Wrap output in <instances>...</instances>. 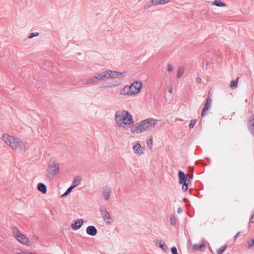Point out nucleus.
I'll return each mask as SVG.
<instances>
[{
	"instance_id": "obj_40",
	"label": "nucleus",
	"mask_w": 254,
	"mask_h": 254,
	"mask_svg": "<svg viewBox=\"0 0 254 254\" xmlns=\"http://www.w3.org/2000/svg\"><path fill=\"white\" fill-rule=\"evenodd\" d=\"M31 239L34 242H36L38 240V237L36 236H33L31 238Z\"/></svg>"
},
{
	"instance_id": "obj_47",
	"label": "nucleus",
	"mask_w": 254,
	"mask_h": 254,
	"mask_svg": "<svg viewBox=\"0 0 254 254\" xmlns=\"http://www.w3.org/2000/svg\"><path fill=\"white\" fill-rule=\"evenodd\" d=\"M186 200H187V199H184V201H185V202L186 201Z\"/></svg>"
},
{
	"instance_id": "obj_43",
	"label": "nucleus",
	"mask_w": 254,
	"mask_h": 254,
	"mask_svg": "<svg viewBox=\"0 0 254 254\" xmlns=\"http://www.w3.org/2000/svg\"><path fill=\"white\" fill-rule=\"evenodd\" d=\"M186 177H187V179H191L192 178V175H189V174H187L186 175Z\"/></svg>"
},
{
	"instance_id": "obj_31",
	"label": "nucleus",
	"mask_w": 254,
	"mask_h": 254,
	"mask_svg": "<svg viewBox=\"0 0 254 254\" xmlns=\"http://www.w3.org/2000/svg\"><path fill=\"white\" fill-rule=\"evenodd\" d=\"M74 188L71 186L68 188V189L66 190V191L62 195V196H66L68 195L73 189Z\"/></svg>"
},
{
	"instance_id": "obj_16",
	"label": "nucleus",
	"mask_w": 254,
	"mask_h": 254,
	"mask_svg": "<svg viewBox=\"0 0 254 254\" xmlns=\"http://www.w3.org/2000/svg\"><path fill=\"white\" fill-rule=\"evenodd\" d=\"M159 3L158 0H150L147 1L143 6V8L144 9H147L149 8L152 6H157L159 5Z\"/></svg>"
},
{
	"instance_id": "obj_29",
	"label": "nucleus",
	"mask_w": 254,
	"mask_h": 254,
	"mask_svg": "<svg viewBox=\"0 0 254 254\" xmlns=\"http://www.w3.org/2000/svg\"><path fill=\"white\" fill-rule=\"evenodd\" d=\"M153 139L152 137H150L147 140V144L149 149H151L152 148Z\"/></svg>"
},
{
	"instance_id": "obj_15",
	"label": "nucleus",
	"mask_w": 254,
	"mask_h": 254,
	"mask_svg": "<svg viewBox=\"0 0 254 254\" xmlns=\"http://www.w3.org/2000/svg\"><path fill=\"white\" fill-rule=\"evenodd\" d=\"M84 221L82 219H78L77 221L75 222V223L71 224V227L74 230H78L79 228L81 227Z\"/></svg>"
},
{
	"instance_id": "obj_17",
	"label": "nucleus",
	"mask_w": 254,
	"mask_h": 254,
	"mask_svg": "<svg viewBox=\"0 0 254 254\" xmlns=\"http://www.w3.org/2000/svg\"><path fill=\"white\" fill-rule=\"evenodd\" d=\"M86 233L91 236H95L97 233L96 228L93 226H89L86 228Z\"/></svg>"
},
{
	"instance_id": "obj_1",
	"label": "nucleus",
	"mask_w": 254,
	"mask_h": 254,
	"mask_svg": "<svg viewBox=\"0 0 254 254\" xmlns=\"http://www.w3.org/2000/svg\"><path fill=\"white\" fill-rule=\"evenodd\" d=\"M114 120L117 127L124 131L130 130L131 132V128L135 127L132 115L126 110L117 111Z\"/></svg>"
},
{
	"instance_id": "obj_4",
	"label": "nucleus",
	"mask_w": 254,
	"mask_h": 254,
	"mask_svg": "<svg viewBox=\"0 0 254 254\" xmlns=\"http://www.w3.org/2000/svg\"><path fill=\"white\" fill-rule=\"evenodd\" d=\"M12 232L13 236L19 243L27 246H30L31 245V243L29 241L28 238L24 235L20 233L17 228H13L12 229Z\"/></svg>"
},
{
	"instance_id": "obj_14",
	"label": "nucleus",
	"mask_w": 254,
	"mask_h": 254,
	"mask_svg": "<svg viewBox=\"0 0 254 254\" xmlns=\"http://www.w3.org/2000/svg\"><path fill=\"white\" fill-rule=\"evenodd\" d=\"M102 192L104 200H108L110 196V188L107 186L103 187L102 188Z\"/></svg>"
},
{
	"instance_id": "obj_23",
	"label": "nucleus",
	"mask_w": 254,
	"mask_h": 254,
	"mask_svg": "<svg viewBox=\"0 0 254 254\" xmlns=\"http://www.w3.org/2000/svg\"><path fill=\"white\" fill-rule=\"evenodd\" d=\"M212 4L218 7H225L226 6V3L222 1L221 0H215L213 1Z\"/></svg>"
},
{
	"instance_id": "obj_5",
	"label": "nucleus",
	"mask_w": 254,
	"mask_h": 254,
	"mask_svg": "<svg viewBox=\"0 0 254 254\" xmlns=\"http://www.w3.org/2000/svg\"><path fill=\"white\" fill-rule=\"evenodd\" d=\"M142 87V82L140 81H134L130 85H128L133 97L135 96L140 92Z\"/></svg>"
},
{
	"instance_id": "obj_22",
	"label": "nucleus",
	"mask_w": 254,
	"mask_h": 254,
	"mask_svg": "<svg viewBox=\"0 0 254 254\" xmlns=\"http://www.w3.org/2000/svg\"><path fill=\"white\" fill-rule=\"evenodd\" d=\"M192 249L195 251H200L205 249V246L204 244H196L192 246Z\"/></svg>"
},
{
	"instance_id": "obj_9",
	"label": "nucleus",
	"mask_w": 254,
	"mask_h": 254,
	"mask_svg": "<svg viewBox=\"0 0 254 254\" xmlns=\"http://www.w3.org/2000/svg\"><path fill=\"white\" fill-rule=\"evenodd\" d=\"M15 137L7 133H4L1 136V139L3 142L11 149Z\"/></svg>"
},
{
	"instance_id": "obj_6",
	"label": "nucleus",
	"mask_w": 254,
	"mask_h": 254,
	"mask_svg": "<svg viewBox=\"0 0 254 254\" xmlns=\"http://www.w3.org/2000/svg\"><path fill=\"white\" fill-rule=\"evenodd\" d=\"M11 149L22 152L26 150L25 143L19 138L15 137Z\"/></svg>"
},
{
	"instance_id": "obj_42",
	"label": "nucleus",
	"mask_w": 254,
	"mask_h": 254,
	"mask_svg": "<svg viewBox=\"0 0 254 254\" xmlns=\"http://www.w3.org/2000/svg\"><path fill=\"white\" fill-rule=\"evenodd\" d=\"M250 221L251 223H254V212L252 214V216L251 217Z\"/></svg>"
},
{
	"instance_id": "obj_2",
	"label": "nucleus",
	"mask_w": 254,
	"mask_h": 254,
	"mask_svg": "<svg viewBox=\"0 0 254 254\" xmlns=\"http://www.w3.org/2000/svg\"><path fill=\"white\" fill-rule=\"evenodd\" d=\"M157 124V120L153 118H148L140 121L136 124L134 127L131 128L132 134H140L153 129Z\"/></svg>"
},
{
	"instance_id": "obj_36",
	"label": "nucleus",
	"mask_w": 254,
	"mask_h": 254,
	"mask_svg": "<svg viewBox=\"0 0 254 254\" xmlns=\"http://www.w3.org/2000/svg\"><path fill=\"white\" fill-rule=\"evenodd\" d=\"M168 91L169 93L172 94L173 92V86L172 84H170L168 86Z\"/></svg>"
},
{
	"instance_id": "obj_46",
	"label": "nucleus",
	"mask_w": 254,
	"mask_h": 254,
	"mask_svg": "<svg viewBox=\"0 0 254 254\" xmlns=\"http://www.w3.org/2000/svg\"><path fill=\"white\" fill-rule=\"evenodd\" d=\"M119 84H114L113 85L111 86V87H116V86H119Z\"/></svg>"
},
{
	"instance_id": "obj_7",
	"label": "nucleus",
	"mask_w": 254,
	"mask_h": 254,
	"mask_svg": "<svg viewBox=\"0 0 254 254\" xmlns=\"http://www.w3.org/2000/svg\"><path fill=\"white\" fill-rule=\"evenodd\" d=\"M104 74V79L105 78H115L122 77L123 75V73L116 71H113L111 70H107L103 71Z\"/></svg>"
},
{
	"instance_id": "obj_30",
	"label": "nucleus",
	"mask_w": 254,
	"mask_h": 254,
	"mask_svg": "<svg viewBox=\"0 0 254 254\" xmlns=\"http://www.w3.org/2000/svg\"><path fill=\"white\" fill-rule=\"evenodd\" d=\"M159 5H164L169 3L171 0H158Z\"/></svg>"
},
{
	"instance_id": "obj_12",
	"label": "nucleus",
	"mask_w": 254,
	"mask_h": 254,
	"mask_svg": "<svg viewBox=\"0 0 254 254\" xmlns=\"http://www.w3.org/2000/svg\"><path fill=\"white\" fill-rule=\"evenodd\" d=\"M248 128L251 134L254 137V116L253 115L249 118L248 122Z\"/></svg>"
},
{
	"instance_id": "obj_21",
	"label": "nucleus",
	"mask_w": 254,
	"mask_h": 254,
	"mask_svg": "<svg viewBox=\"0 0 254 254\" xmlns=\"http://www.w3.org/2000/svg\"><path fill=\"white\" fill-rule=\"evenodd\" d=\"M156 244L158 245L159 247L164 251H166L168 250L167 246L165 244L163 241L158 240L156 242Z\"/></svg>"
},
{
	"instance_id": "obj_37",
	"label": "nucleus",
	"mask_w": 254,
	"mask_h": 254,
	"mask_svg": "<svg viewBox=\"0 0 254 254\" xmlns=\"http://www.w3.org/2000/svg\"><path fill=\"white\" fill-rule=\"evenodd\" d=\"M174 69V66L170 64H167V70L169 72H171Z\"/></svg>"
},
{
	"instance_id": "obj_39",
	"label": "nucleus",
	"mask_w": 254,
	"mask_h": 254,
	"mask_svg": "<svg viewBox=\"0 0 254 254\" xmlns=\"http://www.w3.org/2000/svg\"><path fill=\"white\" fill-rule=\"evenodd\" d=\"M171 252L173 254H178L177 249L175 247H173L171 249Z\"/></svg>"
},
{
	"instance_id": "obj_11",
	"label": "nucleus",
	"mask_w": 254,
	"mask_h": 254,
	"mask_svg": "<svg viewBox=\"0 0 254 254\" xmlns=\"http://www.w3.org/2000/svg\"><path fill=\"white\" fill-rule=\"evenodd\" d=\"M119 95L123 97H133L128 87V85H126L124 88L121 89L119 91Z\"/></svg>"
},
{
	"instance_id": "obj_10",
	"label": "nucleus",
	"mask_w": 254,
	"mask_h": 254,
	"mask_svg": "<svg viewBox=\"0 0 254 254\" xmlns=\"http://www.w3.org/2000/svg\"><path fill=\"white\" fill-rule=\"evenodd\" d=\"M135 155L138 157L142 155L145 152V148L141 146L139 143H136L132 147Z\"/></svg>"
},
{
	"instance_id": "obj_20",
	"label": "nucleus",
	"mask_w": 254,
	"mask_h": 254,
	"mask_svg": "<svg viewBox=\"0 0 254 254\" xmlns=\"http://www.w3.org/2000/svg\"><path fill=\"white\" fill-rule=\"evenodd\" d=\"M179 183L182 184L185 182H187V177H186L185 174L181 171L179 172Z\"/></svg>"
},
{
	"instance_id": "obj_25",
	"label": "nucleus",
	"mask_w": 254,
	"mask_h": 254,
	"mask_svg": "<svg viewBox=\"0 0 254 254\" xmlns=\"http://www.w3.org/2000/svg\"><path fill=\"white\" fill-rule=\"evenodd\" d=\"M239 79V77H237L235 80H232L231 81L230 86L232 89H234L237 87Z\"/></svg>"
},
{
	"instance_id": "obj_28",
	"label": "nucleus",
	"mask_w": 254,
	"mask_h": 254,
	"mask_svg": "<svg viewBox=\"0 0 254 254\" xmlns=\"http://www.w3.org/2000/svg\"><path fill=\"white\" fill-rule=\"evenodd\" d=\"M227 245H224V246L221 247L217 252V254H222L226 249Z\"/></svg>"
},
{
	"instance_id": "obj_8",
	"label": "nucleus",
	"mask_w": 254,
	"mask_h": 254,
	"mask_svg": "<svg viewBox=\"0 0 254 254\" xmlns=\"http://www.w3.org/2000/svg\"><path fill=\"white\" fill-rule=\"evenodd\" d=\"M100 211L104 222L107 224H111L112 222V220L105 207L104 206L100 207Z\"/></svg>"
},
{
	"instance_id": "obj_18",
	"label": "nucleus",
	"mask_w": 254,
	"mask_h": 254,
	"mask_svg": "<svg viewBox=\"0 0 254 254\" xmlns=\"http://www.w3.org/2000/svg\"><path fill=\"white\" fill-rule=\"evenodd\" d=\"M98 79L96 76V75L93 76L91 77V78L88 79L86 80L85 82V84L86 85H92L93 84L96 83L98 81Z\"/></svg>"
},
{
	"instance_id": "obj_44",
	"label": "nucleus",
	"mask_w": 254,
	"mask_h": 254,
	"mask_svg": "<svg viewBox=\"0 0 254 254\" xmlns=\"http://www.w3.org/2000/svg\"><path fill=\"white\" fill-rule=\"evenodd\" d=\"M177 212L180 213L182 212V209L181 208L178 209Z\"/></svg>"
},
{
	"instance_id": "obj_26",
	"label": "nucleus",
	"mask_w": 254,
	"mask_h": 254,
	"mask_svg": "<svg viewBox=\"0 0 254 254\" xmlns=\"http://www.w3.org/2000/svg\"><path fill=\"white\" fill-rule=\"evenodd\" d=\"M185 73V68L183 67H180L178 68L177 73V78H180Z\"/></svg>"
},
{
	"instance_id": "obj_45",
	"label": "nucleus",
	"mask_w": 254,
	"mask_h": 254,
	"mask_svg": "<svg viewBox=\"0 0 254 254\" xmlns=\"http://www.w3.org/2000/svg\"><path fill=\"white\" fill-rule=\"evenodd\" d=\"M240 232H238V233L236 234V235L234 236V238H235V239H236V238H237V237L239 236V235L240 234Z\"/></svg>"
},
{
	"instance_id": "obj_27",
	"label": "nucleus",
	"mask_w": 254,
	"mask_h": 254,
	"mask_svg": "<svg viewBox=\"0 0 254 254\" xmlns=\"http://www.w3.org/2000/svg\"><path fill=\"white\" fill-rule=\"evenodd\" d=\"M169 221L172 225L175 226L176 224V217L174 215H171L169 218Z\"/></svg>"
},
{
	"instance_id": "obj_3",
	"label": "nucleus",
	"mask_w": 254,
	"mask_h": 254,
	"mask_svg": "<svg viewBox=\"0 0 254 254\" xmlns=\"http://www.w3.org/2000/svg\"><path fill=\"white\" fill-rule=\"evenodd\" d=\"M59 165L54 159H50L48 162L47 177L50 180H53L55 176L59 174Z\"/></svg>"
},
{
	"instance_id": "obj_41",
	"label": "nucleus",
	"mask_w": 254,
	"mask_h": 254,
	"mask_svg": "<svg viewBox=\"0 0 254 254\" xmlns=\"http://www.w3.org/2000/svg\"><path fill=\"white\" fill-rule=\"evenodd\" d=\"M196 82L197 83H200L201 82V78L200 77H197L195 79Z\"/></svg>"
},
{
	"instance_id": "obj_13",
	"label": "nucleus",
	"mask_w": 254,
	"mask_h": 254,
	"mask_svg": "<svg viewBox=\"0 0 254 254\" xmlns=\"http://www.w3.org/2000/svg\"><path fill=\"white\" fill-rule=\"evenodd\" d=\"M211 102L212 100L211 99V98L209 96H208L206 100V103L205 104L204 107L202 109V112H201V116H203L204 115V112L209 110V109L210 108L211 106Z\"/></svg>"
},
{
	"instance_id": "obj_32",
	"label": "nucleus",
	"mask_w": 254,
	"mask_h": 254,
	"mask_svg": "<svg viewBox=\"0 0 254 254\" xmlns=\"http://www.w3.org/2000/svg\"><path fill=\"white\" fill-rule=\"evenodd\" d=\"M39 35V33L38 32H36L31 33L28 35V38L31 39L33 37L38 36Z\"/></svg>"
},
{
	"instance_id": "obj_38",
	"label": "nucleus",
	"mask_w": 254,
	"mask_h": 254,
	"mask_svg": "<svg viewBox=\"0 0 254 254\" xmlns=\"http://www.w3.org/2000/svg\"><path fill=\"white\" fill-rule=\"evenodd\" d=\"M183 184H184V185H183V187H182V190H183L184 191H186L188 190V185L187 183V182H185Z\"/></svg>"
},
{
	"instance_id": "obj_33",
	"label": "nucleus",
	"mask_w": 254,
	"mask_h": 254,
	"mask_svg": "<svg viewBox=\"0 0 254 254\" xmlns=\"http://www.w3.org/2000/svg\"><path fill=\"white\" fill-rule=\"evenodd\" d=\"M249 248H252L254 247V239H251L248 241Z\"/></svg>"
},
{
	"instance_id": "obj_35",
	"label": "nucleus",
	"mask_w": 254,
	"mask_h": 254,
	"mask_svg": "<svg viewBox=\"0 0 254 254\" xmlns=\"http://www.w3.org/2000/svg\"><path fill=\"white\" fill-rule=\"evenodd\" d=\"M196 121L195 120H191L190 122L189 127L190 128H192L196 124Z\"/></svg>"
},
{
	"instance_id": "obj_24",
	"label": "nucleus",
	"mask_w": 254,
	"mask_h": 254,
	"mask_svg": "<svg viewBox=\"0 0 254 254\" xmlns=\"http://www.w3.org/2000/svg\"><path fill=\"white\" fill-rule=\"evenodd\" d=\"M81 182V179L79 177H77L72 181L71 186L73 187V188L79 185Z\"/></svg>"
},
{
	"instance_id": "obj_19",
	"label": "nucleus",
	"mask_w": 254,
	"mask_h": 254,
	"mask_svg": "<svg viewBox=\"0 0 254 254\" xmlns=\"http://www.w3.org/2000/svg\"><path fill=\"white\" fill-rule=\"evenodd\" d=\"M47 187L43 183H40L38 184L37 185V189L38 190L43 193V194H45L47 191Z\"/></svg>"
},
{
	"instance_id": "obj_34",
	"label": "nucleus",
	"mask_w": 254,
	"mask_h": 254,
	"mask_svg": "<svg viewBox=\"0 0 254 254\" xmlns=\"http://www.w3.org/2000/svg\"><path fill=\"white\" fill-rule=\"evenodd\" d=\"M98 80H104V74L103 73V72H101V73H99L97 74L96 75Z\"/></svg>"
}]
</instances>
